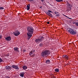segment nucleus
Instances as JSON below:
<instances>
[{"label": "nucleus", "instance_id": "f257e3e1", "mask_svg": "<svg viewBox=\"0 0 78 78\" xmlns=\"http://www.w3.org/2000/svg\"><path fill=\"white\" fill-rule=\"evenodd\" d=\"M27 30L28 32L27 33L28 40L30 39V38L32 37V34H33L34 29L31 27H27Z\"/></svg>", "mask_w": 78, "mask_h": 78}, {"label": "nucleus", "instance_id": "4be33fe9", "mask_svg": "<svg viewBox=\"0 0 78 78\" xmlns=\"http://www.w3.org/2000/svg\"><path fill=\"white\" fill-rule=\"evenodd\" d=\"M5 9V8H4V7H0V9Z\"/></svg>", "mask_w": 78, "mask_h": 78}, {"label": "nucleus", "instance_id": "aec40b11", "mask_svg": "<svg viewBox=\"0 0 78 78\" xmlns=\"http://www.w3.org/2000/svg\"><path fill=\"white\" fill-rule=\"evenodd\" d=\"M56 2H62V1H63V0H55Z\"/></svg>", "mask_w": 78, "mask_h": 78}, {"label": "nucleus", "instance_id": "7ed1b4c3", "mask_svg": "<svg viewBox=\"0 0 78 78\" xmlns=\"http://www.w3.org/2000/svg\"><path fill=\"white\" fill-rule=\"evenodd\" d=\"M44 37H41L38 38L37 39H36L35 40V42H37H37H40L42 41L43 40H44Z\"/></svg>", "mask_w": 78, "mask_h": 78}, {"label": "nucleus", "instance_id": "2eb2a0df", "mask_svg": "<svg viewBox=\"0 0 78 78\" xmlns=\"http://www.w3.org/2000/svg\"><path fill=\"white\" fill-rule=\"evenodd\" d=\"M23 70H26V69H27V66H24L23 67Z\"/></svg>", "mask_w": 78, "mask_h": 78}, {"label": "nucleus", "instance_id": "473e14b6", "mask_svg": "<svg viewBox=\"0 0 78 78\" xmlns=\"http://www.w3.org/2000/svg\"><path fill=\"white\" fill-rule=\"evenodd\" d=\"M6 78H10V77H9V76H7Z\"/></svg>", "mask_w": 78, "mask_h": 78}, {"label": "nucleus", "instance_id": "a211bd4d", "mask_svg": "<svg viewBox=\"0 0 78 78\" xmlns=\"http://www.w3.org/2000/svg\"><path fill=\"white\" fill-rule=\"evenodd\" d=\"M50 60H48L46 61V64H49V63H50Z\"/></svg>", "mask_w": 78, "mask_h": 78}, {"label": "nucleus", "instance_id": "bb28decb", "mask_svg": "<svg viewBox=\"0 0 78 78\" xmlns=\"http://www.w3.org/2000/svg\"><path fill=\"white\" fill-rule=\"evenodd\" d=\"M48 12H51L50 10H48Z\"/></svg>", "mask_w": 78, "mask_h": 78}, {"label": "nucleus", "instance_id": "393cba45", "mask_svg": "<svg viewBox=\"0 0 78 78\" xmlns=\"http://www.w3.org/2000/svg\"><path fill=\"white\" fill-rule=\"evenodd\" d=\"M54 13H55V14H58V12H55Z\"/></svg>", "mask_w": 78, "mask_h": 78}, {"label": "nucleus", "instance_id": "c9c22d12", "mask_svg": "<svg viewBox=\"0 0 78 78\" xmlns=\"http://www.w3.org/2000/svg\"><path fill=\"white\" fill-rule=\"evenodd\" d=\"M75 0L76 1L77 0Z\"/></svg>", "mask_w": 78, "mask_h": 78}, {"label": "nucleus", "instance_id": "a878e982", "mask_svg": "<svg viewBox=\"0 0 78 78\" xmlns=\"http://www.w3.org/2000/svg\"><path fill=\"white\" fill-rule=\"evenodd\" d=\"M2 36L1 35H0V39H2Z\"/></svg>", "mask_w": 78, "mask_h": 78}, {"label": "nucleus", "instance_id": "dca6fc26", "mask_svg": "<svg viewBox=\"0 0 78 78\" xmlns=\"http://www.w3.org/2000/svg\"><path fill=\"white\" fill-rule=\"evenodd\" d=\"M11 69V67L9 66H6L5 67V69H6V70H8L9 69Z\"/></svg>", "mask_w": 78, "mask_h": 78}, {"label": "nucleus", "instance_id": "c756f323", "mask_svg": "<svg viewBox=\"0 0 78 78\" xmlns=\"http://www.w3.org/2000/svg\"><path fill=\"white\" fill-rule=\"evenodd\" d=\"M23 52H25V51H26V50H25V49H24L23 50Z\"/></svg>", "mask_w": 78, "mask_h": 78}, {"label": "nucleus", "instance_id": "b1692460", "mask_svg": "<svg viewBox=\"0 0 78 78\" xmlns=\"http://www.w3.org/2000/svg\"><path fill=\"white\" fill-rule=\"evenodd\" d=\"M75 23L76 25V26H78V22L76 23Z\"/></svg>", "mask_w": 78, "mask_h": 78}, {"label": "nucleus", "instance_id": "7c9ffc66", "mask_svg": "<svg viewBox=\"0 0 78 78\" xmlns=\"http://www.w3.org/2000/svg\"><path fill=\"white\" fill-rule=\"evenodd\" d=\"M47 23H48V24H49L50 23V22H47Z\"/></svg>", "mask_w": 78, "mask_h": 78}, {"label": "nucleus", "instance_id": "39448f33", "mask_svg": "<svg viewBox=\"0 0 78 78\" xmlns=\"http://www.w3.org/2000/svg\"><path fill=\"white\" fill-rule=\"evenodd\" d=\"M35 51H31L29 53V55H30V56L34 57V52Z\"/></svg>", "mask_w": 78, "mask_h": 78}, {"label": "nucleus", "instance_id": "423d86ee", "mask_svg": "<svg viewBox=\"0 0 78 78\" xmlns=\"http://www.w3.org/2000/svg\"><path fill=\"white\" fill-rule=\"evenodd\" d=\"M13 34L16 36H18L20 34V32L19 31H16L13 32Z\"/></svg>", "mask_w": 78, "mask_h": 78}, {"label": "nucleus", "instance_id": "20e7f679", "mask_svg": "<svg viewBox=\"0 0 78 78\" xmlns=\"http://www.w3.org/2000/svg\"><path fill=\"white\" fill-rule=\"evenodd\" d=\"M68 32L70 33V34H73V35H74V34H76V31H74L72 29L70 28L68 30Z\"/></svg>", "mask_w": 78, "mask_h": 78}, {"label": "nucleus", "instance_id": "72a5a7b5", "mask_svg": "<svg viewBox=\"0 0 78 78\" xmlns=\"http://www.w3.org/2000/svg\"><path fill=\"white\" fill-rule=\"evenodd\" d=\"M42 8V6L40 7V8Z\"/></svg>", "mask_w": 78, "mask_h": 78}, {"label": "nucleus", "instance_id": "f704fd0d", "mask_svg": "<svg viewBox=\"0 0 78 78\" xmlns=\"http://www.w3.org/2000/svg\"><path fill=\"white\" fill-rule=\"evenodd\" d=\"M70 19H71L70 18H69Z\"/></svg>", "mask_w": 78, "mask_h": 78}, {"label": "nucleus", "instance_id": "c85d7f7f", "mask_svg": "<svg viewBox=\"0 0 78 78\" xmlns=\"http://www.w3.org/2000/svg\"><path fill=\"white\" fill-rule=\"evenodd\" d=\"M42 2H44V0H40Z\"/></svg>", "mask_w": 78, "mask_h": 78}, {"label": "nucleus", "instance_id": "6e6552de", "mask_svg": "<svg viewBox=\"0 0 78 78\" xmlns=\"http://www.w3.org/2000/svg\"><path fill=\"white\" fill-rule=\"evenodd\" d=\"M12 67L13 69H19V67L17 66H15L14 65L12 66Z\"/></svg>", "mask_w": 78, "mask_h": 78}, {"label": "nucleus", "instance_id": "9b49d317", "mask_svg": "<svg viewBox=\"0 0 78 78\" xmlns=\"http://www.w3.org/2000/svg\"><path fill=\"white\" fill-rule=\"evenodd\" d=\"M62 57L63 58H65V59H69V57H68L67 55H63Z\"/></svg>", "mask_w": 78, "mask_h": 78}, {"label": "nucleus", "instance_id": "5701e85b", "mask_svg": "<svg viewBox=\"0 0 78 78\" xmlns=\"http://www.w3.org/2000/svg\"><path fill=\"white\" fill-rule=\"evenodd\" d=\"M2 62V58H0V62Z\"/></svg>", "mask_w": 78, "mask_h": 78}, {"label": "nucleus", "instance_id": "1a4fd4ad", "mask_svg": "<svg viewBox=\"0 0 78 78\" xmlns=\"http://www.w3.org/2000/svg\"><path fill=\"white\" fill-rule=\"evenodd\" d=\"M46 14L47 15H48V16H49L50 17H53V15H51V14L50 13L48 12H46Z\"/></svg>", "mask_w": 78, "mask_h": 78}, {"label": "nucleus", "instance_id": "0eeeda50", "mask_svg": "<svg viewBox=\"0 0 78 78\" xmlns=\"http://www.w3.org/2000/svg\"><path fill=\"white\" fill-rule=\"evenodd\" d=\"M6 41H10L11 40V37L9 36L5 38Z\"/></svg>", "mask_w": 78, "mask_h": 78}, {"label": "nucleus", "instance_id": "f03ea898", "mask_svg": "<svg viewBox=\"0 0 78 78\" xmlns=\"http://www.w3.org/2000/svg\"><path fill=\"white\" fill-rule=\"evenodd\" d=\"M50 54V51L48 50H43L41 54L42 57H45L47 56H48Z\"/></svg>", "mask_w": 78, "mask_h": 78}, {"label": "nucleus", "instance_id": "cd10ccee", "mask_svg": "<svg viewBox=\"0 0 78 78\" xmlns=\"http://www.w3.org/2000/svg\"><path fill=\"white\" fill-rule=\"evenodd\" d=\"M29 1H30V2H33V0H27Z\"/></svg>", "mask_w": 78, "mask_h": 78}, {"label": "nucleus", "instance_id": "f8f14e48", "mask_svg": "<svg viewBox=\"0 0 78 78\" xmlns=\"http://www.w3.org/2000/svg\"><path fill=\"white\" fill-rule=\"evenodd\" d=\"M30 5L29 4L27 5V11H29L30 10Z\"/></svg>", "mask_w": 78, "mask_h": 78}, {"label": "nucleus", "instance_id": "2f4dec72", "mask_svg": "<svg viewBox=\"0 0 78 78\" xmlns=\"http://www.w3.org/2000/svg\"><path fill=\"white\" fill-rule=\"evenodd\" d=\"M63 15L64 16H65V17H68L67 16H66V15Z\"/></svg>", "mask_w": 78, "mask_h": 78}, {"label": "nucleus", "instance_id": "f3484780", "mask_svg": "<svg viewBox=\"0 0 78 78\" xmlns=\"http://www.w3.org/2000/svg\"><path fill=\"white\" fill-rule=\"evenodd\" d=\"M43 46V44L41 43L40 44H39V47H41Z\"/></svg>", "mask_w": 78, "mask_h": 78}, {"label": "nucleus", "instance_id": "412c9836", "mask_svg": "<svg viewBox=\"0 0 78 78\" xmlns=\"http://www.w3.org/2000/svg\"><path fill=\"white\" fill-rule=\"evenodd\" d=\"M59 13H58V14H57L55 15V16L56 17H59Z\"/></svg>", "mask_w": 78, "mask_h": 78}, {"label": "nucleus", "instance_id": "ddd939ff", "mask_svg": "<svg viewBox=\"0 0 78 78\" xmlns=\"http://www.w3.org/2000/svg\"><path fill=\"white\" fill-rule=\"evenodd\" d=\"M24 74H25V73H20V76H21V77H23L24 75Z\"/></svg>", "mask_w": 78, "mask_h": 78}, {"label": "nucleus", "instance_id": "6ab92c4d", "mask_svg": "<svg viewBox=\"0 0 78 78\" xmlns=\"http://www.w3.org/2000/svg\"><path fill=\"white\" fill-rule=\"evenodd\" d=\"M55 72H59V70L58 69H55Z\"/></svg>", "mask_w": 78, "mask_h": 78}, {"label": "nucleus", "instance_id": "9d476101", "mask_svg": "<svg viewBox=\"0 0 78 78\" xmlns=\"http://www.w3.org/2000/svg\"><path fill=\"white\" fill-rule=\"evenodd\" d=\"M13 50L14 51H16V52H18V53L19 52V48L17 47H15L14 48Z\"/></svg>", "mask_w": 78, "mask_h": 78}, {"label": "nucleus", "instance_id": "4468645a", "mask_svg": "<svg viewBox=\"0 0 78 78\" xmlns=\"http://www.w3.org/2000/svg\"><path fill=\"white\" fill-rule=\"evenodd\" d=\"M68 5L67 6V8H70L72 7V5L70 4H69V3H67Z\"/></svg>", "mask_w": 78, "mask_h": 78}]
</instances>
